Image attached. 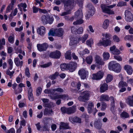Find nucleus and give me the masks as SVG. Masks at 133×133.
I'll return each mask as SVG.
<instances>
[{"mask_svg":"<svg viewBox=\"0 0 133 133\" xmlns=\"http://www.w3.org/2000/svg\"><path fill=\"white\" fill-rule=\"evenodd\" d=\"M52 91L53 92L57 91L60 92H64L63 90L61 88H58L52 89Z\"/></svg>","mask_w":133,"mask_h":133,"instance_id":"obj_47","label":"nucleus"},{"mask_svg":"<svg viewBox=\"0 0 133 133\" xmlns=\"http://www.w3.org/2000/svg\"><path fill=\"white\" fill-rule=\"evenodd\" d=\"M77 29L74 26H72L71 28V32L74 34H77Z\"/></svg>","mask_w":133,"mask_h":133,"instance_id":"obj_61","label":"nucleus"},{"mask_svg":"<svg viewBox=\"0 0 133 133\" xmlns=\"http://www.w3.org/2000/svg\"><path fill=\"white\" fill-rule=\"evenodd\" d=\"M53 112L51 109L46 108L44 110V114L45 115H48L50 114L51 115L52 113H53Z\"/></svg>","mask_w":133,"mask_h":133,"instance_id":"obj_27","label":"nucleus"},{"mask_svg":"<svg viewBox=\"0 0 133 133\" xmlns=\"http://www.w3.org/2000/svg\"><path fill=\"white\" fill-rule=\"evenodd\" d=\"M109 100L111 102L110 105L111 107V110L112 112L114 111L115 109V99L114 97L112 96H111L109 97Z\"/></svg>","mask_w":133,"mask_h":133,"instance_id":"obj_16","label":"nucleus"},{"mask_svg":"<svg viewBox=\"0 0 133 133\" xmlns=\"http://www.w3.org/2000/svg\"><path fill=\"white\" fill-rule=\"evenodd\" d=\"M113 77L112 76L110 75H108L106 78V81L107 83H108L110 82L112 79Z\"/></svg>","mask_w":133,"mask_h":133,"instance_id":"obj_37","label":"nucleus"},{"mask_svg":"<svg viewBox=\"0 0 133 133\" xmlns=\"http://www.w3.org/2000/svg\"><path fill=\"white\" fill-rule=\"evenodd\" d=\"M114 57L115 59L119 61H121L122 60V59L120 56L115 55Z\"/></svg>","mask_w":133,"mask_h":133,"instance_id":"obj_63","label":"nucleus"},{"mask_svg":"<svg viewBox=\"0 0 133 133\" xmlns=\"http://www.w3.org/2000/svg\"><path fill=\"white\" fill-rule=\"evenodd\" d=\"M76 108L75 105L71 107L68 108L67 114H73L76 111Z\"/></svg>","mask_w":133,"mask_h":133,"instance_id":"obj_18","label":"nucleus"},{"mask_svg":"<svg viewBox=\"0 0 133 133\" xmlns=\"http://www.w3.org/2000/svg\"><path fill=\"white\" fill-rule=\"evenodd\" d=\"M87 8L89 10L95 9L94 7L91 3H89L87 5Z\"/></svg>","mask_w":133,"mask_h":133,"instance_id":"obj_59","label":"nucleus"},{"mask_svg":"<svg viewBox=\"0 0 133 133\" xmlns=\"http://www.w3.org/2000/svg\"><path fill=\"white\" fill-rule=\"evenodd\" d=\"M83 16L82 10L80 9L75 12L74 16L70 18V20L73 21L75 19L76 20L77 19L82 18Z\"/></svg>","mask_w":133,"mask_h":133,"instance_id":"obj_6","label":"nucleus"},{"mask_svg":"<svg viewBox=\"0 0 133 133\" xmlns=\"http://www.w3.org/2000/svg\"><path fill=\"white\" fill-rule=\"evenodd\" d=\"M37 33L41 36L43 35L45 33V29L43 26L38 28L37 29Z\"/></svg>","mask_w":133,"mask_h":133,"instance_id":"obj_17","label":"nucleus"},{"mask_svg":"<svg viewBox=\"0 0 133 133\" xmlns=\"http://www.w3.org/2000/svg\"><path fill=\"white\" fill-rule=\"evenodd\" d=\"M8 63L10 65L9 69L11 70L13 67V62L11 59H9L8 60Z\"/></svg>","mask_w":133,"mask_h":133,"instance_id":"obj_49","label":"nucleus"},{"mask_svg":"<svg viewBox=\"0 0 133 133\" xmlns=\"http://www.w3.org/2000/svg\"><path fill=\"white\" fill-rule=\"evenodd\" d=\"M55 96H51V98L52 99H62L64 100L69 99L68 96L67 94L58 95L56 93L55 94Z\"/></svg>","mask_w":133,"mask_h":133,"instance_id":"obj_7","label":"nucleus"},{"mask_svg":"<svg viewBox=\"0 0 133 133\" xmlns=\"http://www.w3.org/2000/svg\"><path fill=\"white\" fill-rule=\"evenodd\" d=\"M119 86L120 87H124L127 86L128 84L126 82L122 81L119 83Z\"/></svg>","mask_w":133,"mask_h":133,"instance_id":"obj_44","label":"nucleus"},{"mask_svg":"<svg viewBox=\"0 0 133 133\" xmlns=\"http://www.w3.org/2000/svg\"><path fill=\"white\" fill-rule=\"evenodd\" d=\"M64 3L65 9L70 10L72 9L76 5L74 0H67Z\"/></svg>","mask_w":133,"mask_h":133,"instance_id":"obj_5","label":"nucleus"},{"mask_svg":"<svg viewBox=\"0 0 133 133\" xmlns=\"http://www.w3.org/2000/svg\"><path fill=\"white\" fill-rule=\"evenodd\" d=\"M81 96L78 98V100L81 102H86L89 99L90 97V92L86 91L81 92Z\"/></svg>","mask_w":133,"mask_h":133,"instance_id":"obj_3","label":"nucleus"},{"mask_svg":"<svg viewBox=\"0 0 133 133\" xmlns=\"http://www.w3.org/2000/svg\"><path fill=\"white\" fill-rule=\"evenodd\" d=\"M68 64L63 63L61 64L60 65V68L62 71L68 70Z\"/></svg>","mask_w":133,"mask_h":133,"instance_id":"obj_32","label":"nucleus"},{"mask_svg":"<svg viewBox=\"0 0 133 133\" xmlns=\"http://www.w3.org/2000/svg\"><path fill=\"white\" fill-rule=\"evenodd\" d=\"M116 46L114 45L110 48V51L111 52L113 55H119L121 53L119 50L116 49Z\"/></svg>","mask_w":133,"mask_h":133,"instance_id":"obj_14","label":"nucleus"},{"mask_svg":"<svg viewBox=\"0 0 133 133\" xmlns=\"http://www.w3.org/2000/svg\"><path fill=\"white\" fill-rule=\"evenodd\" d=\"M45 120L44 121V124L46 125H48L49 121L50 120H51V118L50 117L45 118Z\"/></svg>","mask_w":133,"mask_h":133,"instance_id":"obj_50","label":"nucleus"},{"mask_svg":"<svg viewBox=\"0 0 133 133\" xmlns=\"http://www.w3.org/2000/svg\"><path fill=\"white\" fill-rule=\"evenodd\" d=\"M92 60V57L91 56H90L87 57L86 59L87 63L89 64H90Z\"/></svg>","mask_w":133,"mask_h":133,"instance_id":"obj_42","label":"nucleus"},{"mask_svg":"<svg viewBox=\"0 0 133 133\" xmlns=\"http://www.w3.org/2000/svg\"><path fill=\"white\" fill-rule=\"evenodd\" d=\"M95 61L96 63L99 64L103 65L104 64V62L102 61V58L97 55L95 57Z\"/></svg>","mask_w":133,"mask_h":133,"instance_id":"obj_22","label":"nucleus"},{"mask_svg":"<svg viewBox=\"0 0 133 133\" xmlns=\"http://www.w3.org/2000/svg\"><path fill=\"white\" fill-rule=\"evenodd\" d=\"M32 87H30L28 90V98L29 100L32 101L34 100V98L32 93Z\"/></svg>","mask_w":133,"mask_h":133,"instance_id":"obj_26","label":"nucleus"},{"mask_svg":"<svg viewBox=\"0 0 133 133\" xmlns=\"http://www.w3.org/2000/svg\"><path fill=\"white\" fill-rule=\"evenodd\" d=\"M127 103L130 106H133V95L128 97Z\"/></svg>","mask_w":133,"mask_h":133,"instance_id":"obj_30","label":"nucleus"},{"mask_svg":"<svg viewBox=\"0 0 133 133\" xmlns=\"http://www.w3.org/2000/svg\"><path fill=\"white\" fill-rule=\"evenodd\" d=\"M87 73L84 69H82L79 70L78 74L81 78L84 79L86 78Z\"/></svg>","mask_w":133,"mask_h":133,"instance_id":"obj_13","label":"nucleus"},{"mask_svg":"<svg viewBox=\"0 0 133 133\" xmlns=\"http://www.w3.org/2000/svg\"><path fill=\"white\" fill-rule=\"evenodd\" d=\"M103 57L104 60H106L108 59L110 57V55L108 52H104L103 54Z\"/></svg>","mask_w":133,"mask_h":133,"instance_id":"obj_41","label":"nucleus"},{"mask_svg":"<svg viewBox=\"0 0 133 133\" xmlns=\"http://www.w3.org/2000/svg\"><path fill=\"white\" fill-rule=\"evenodd\" d=\"M95 127L100 130V129H102L101 128L102 125V123L100 119H98L95 121L94 123Z\"/></svg>","mask_w":133,"mask_h":133,"instance_id":"obj_21","label":"nucleus"},{"mask_svg":"<svg viewBox=\"0 0 133 133\" xmlns=\"http://www.w3.org/2000/svg\"><path fill=\"white\" fill-rule=\"evenodd\" d=\"M104 38H103L102 39V41H100L98 44V45L99 46L102 45L105 46H107L110 45L111 44V41L109 39H107L106 40H104Z\"/></svg>","mask_w":133,"mask_h":133,"instance_id":"obj_9","label":"nucleus"},{"mask_svg":"<svg viewBox=\"0 0 133 133\" xmlns=\"http://www.w3.org/2000/svg\"><path fill=\"white\" fill-rule=\"evenodd\" d=\"M125 19L127 22H131L133 19V15L131 12L128 10H125Z\"/></svg>","mask_w":133,"mask_h":133,"instance_id":"obj_8","label":"nucleus"},{"mask_svg":"<svg viewBox=\"0 0 133 133\" xmlns=\"http://www.w3.org/2000/svg\"><path fill=\"white\" fill-rule=\"evenodd\" d=\"M37 47L38 50L40 51H45L48 47L47 43H44L42 44H38Z\"/></svg>","mask_w":133,"mask_h":133,"instance_id":"obj_11","label":"nucleus"},{"mask_svg":"<svg viewBox=\"0 0 133 133\" xmlns=\"http://www.w3.org/2000/svg\"><path fill=\"white\" fill-rule=\"evenodd\" d=\"M95 12V9L89 10L87 14V17H89L90 16H92L94 14Z\"/></svg>","mask_w":133,"mask_h":133,"instance_id":"obj_38","label":"nucleus"},{"mask_svg":"<svg viewBox=\"0 0 133 133\" xmlns=\"http://www.w3.org/2000/svg\"><path fill=\"white\" fill-rule=\"evenodd\" d=\"M116 5V4H114L108 6L105 4H101V8L103 12L110 14H114V11L110 9L112 8Z\"/></svg>","mask_w":133,"mask_h":133,"instance_id":"obj_2","label":"nucleus"},{"mask_svg":"<svg viewBox=\"0 0 133 133\" xmlns=\"http://www.w3.org/2000/svg\"><path fill=\"white\" fill-rule=\"evenodd\" d=\"M5 44V40L4 38H2L1 40H0V49L1 50L3 48V45H4Z\"/></svg>","mask_w":133,"mask_h":133,"instance_id":"obj_40","label":"nucleus"},{"mask_svg":"<svg viewBox=\"0 0 133 133\" xmlns=\"http://www.w3.org/2000/svg\"><path fill=\"white\" fill-rule=\"evenodd\" d=\"M74 122L81 123V119L79 117H74Z\"/></svg>","mask_w":133,"mask_h":133,"instance_id":"obj_54","label":"nucleus"},{"mask_svg":"<svg viewBox=\"0 0 133 133\" xmlns=\"http://www.w3.org/2000/svg\"><path fill=\"white\" fill-rule=\"evenodd\" d=\"M77 34H81L82 33L83 31V28L82 27H79L78 29H77Z\"/></svg>","mask_w":133,"mask_h":133,"instance_id":"obj_60","label":"nucleus"},{"mask_svg":"<svg viewBox=\"0 0 133 133\" xmlns=\"http://www.w3.org/2000/svg\"><path fill=\"white\" fill-rule=\"evenodd\" d=\"M109 25V21L108 19H106L103 23V27L105 29H107Z\"/></svg>","mask_w":133,"mask_h":133,"instance_id":"obj_33","label":"nucleus"},{"mask_svg":"<svg viewBox=\"0 0 133 133\" xmlns=\"http://www.w3.org/2000/svg\"><path fill=\"white\" fill-rule=\"evenodd\" d=\"M100 86V91L101 92H104L108 89V85L106 83L101 84Z\"/></svg>","mask_w":133,"mask_h":133,"instance_id":"obj_20","label":"nucleus"},{"mask_svg":"<svg viewBox=\"0 0 133 133\" xmlns=\"http://www.w3.org/2000/svg\"><path fill=\"white\" fill-rule=\"evenodd\" d=\"M61 110L63 114H67L68 110V108H66L65 107H62L61 108Z\"/></svg>","mask_w":133,"mask_h":133,"instance_id":"obj_56","label":"nucleus"},{"mask_svg":"<svg viewBox=\"0 0 133 133\" xmlns=\"http://www.w3.org/2000/svg\"><path fill=\"white\" fill-rule=\"evenodd\" d=\"M8 41L11 43L12 44L14 42V37L13 36H10L8 38Z\"/></svg>","mask_w":133,"mask_h":133,"instance_id":"obj_52","label":"nucleus"},{"mask_svg":"<svg viewBox=\"0 0 133 133\" xmlns=\"http://www.w3.org/2000/svg\"><path fill=\"white\" fill-rule=\"evenodd\" d=\"M15 131L14 129L12 128L8 130L6 133H15Z\"/></svg>","mask_w":133,"mask_h":133,"instance_id":"obj_64","label":"nucleus"},{"mask_svg":"<svg viewBox=\"0 0 133 133\" xmlns=\"http://www.w3.org/2000/svg\"><path fill=\"white\" fill-rule=\"evenodd\" d=\"M25 74L26 76L28 77H30V74L29 72V68L27 67L25 69Z\"/></svg>","mask_w":133,"mask_h":133,"instance_id":"obj_55","label":"nucleus"},{"mask_svg":"<svg viewBox=\"0 0 133 133\" xmlns=\"http://www.w3.org/2000/svg\"><path fill=\"white\" fill-rule=\"evenodd\" d=\"M59 73L58 72H56L54 74L50 75L49 77V78L51 80L56 79L58 76Z\"/></svg>","mask_w":133,"mask_h":133,"instance_id":"obj_29","label":"nucleus"},{"mask_svg":"<svg viewBox=\"0 0 133 133\" xmlns=\"http://www.w3.org/2000/svg\"><path fill=\"white\" fill-rule=\"evenodd\" d=\"M94 107V104L92 102L89 103L88 107V111L89 113H91L92 111V109Z\"/></svg>","mask_w":133,"mask_h":133,"instance_id":"obj_34","label":"nucleus"},{"mask_svg":"<svg viewBox=\"0 0 133 133\" xmlns=\"http://www.w3.org/2000/svg\"><path fill=\"white\" fill-rule=\"evenodd\" d=\"M61 53L58 50L53 52L50 54L49 57L53 58H59L61 56Z\"/></svg>","mask_w":133,"mask_h":133,"instance_id":"obj_12","label":"nucleus"},{"mask_svg":"<svg viewBox=\"0 0 133 133\" xmlns=\"http://www.w3.org/2000/svg\"><path fill=\"white\" fill-rule=\"evenodd\" d=\"M41 20L42 23L44 24H46L48 23L51 24L54 21L53 17H50L49 15H42L41 17Z\"/></svg>","mask_w":133,"mask_h":133,"instance_id":"obj_4","label":"nucleus"},{"mask_svg":"<svg viewBox=\"0 0 133 133\" xmlns=\"http://www.w3.org/2000/svg\"><path fill=\"white\" fill-rule=\"evenodd\" d=\"M88 37V35L87 34H85L82 37L79 38V41H81L82 43H83L87 39Z\"/></svg>","mask_w":133,"mask_h":133,"instance_id":"obj_35","label":"nucleus"},{"mask_svg":"<svg viewBox=\"0 0 133 133\" xmlns=\"http://www.w3.org/2000/svg\"><path fill=\"white\" fill-rule=\"evenodd\" d=\"M114 61H112L110 62L109 64V69L111 70H113L117 72H120L121 67L119 64L115 63Z\"/></svg>","mask_w":133,"mask_h":133,"instance_id":"obj_1","label":"nucleus"},{"mask_svg":"<svg viewBox=\"0 0 133 133\" xmlns=\"http://www.w3.org/2000/svg\"><path fill=\"white\" fill-rule=\"evenodd\" d=\"M42 91L41 88L39 87L37 88L36 89V95L37 96H38L41 93Z\"/></svg>","mask_w":133,"mask_h":133,"instance_id":"obj_46","label":"nucleus"},{"mask_svg":"<svg viewBox=\"0 0 133 133\" xmlns=\"http://www.w3.org/2000/svg\"><path fill=\"white\" fill-rule=\"evenodd\" d=\"M82 18L80 19H77L76 21L74 22L73 24L75 25L79 24H82L84 22L83 20L82 19Z\"/></svg>","mask_w":133,"mask_h":133,"instance_id":"obj_31","label":"nucleus"},{"mask_svg":"<svg viewBox=\"0 0 133 133\" xmlns=\"http://www.w3.org/2000/svg\"><path fill=\"white\" fill-rule=\"evenodd\" d=\"M68 69L71 72L74 71L76 69L77 64L75 63L72 62L71 64H68Z\"/></svg>","mask_w":133,"mask_h":133,"instance_id":"obj_15","label":"nucleus"},{"mask_svg":"<svg viewBox=\"0 0 133 133\" xmlns=\"http://www.w3.org/2000/svg\"><path fill=\"white\" fill-rule=\"evenodd\" d=\"M44 92L45 94H52V95H55V94H54V93H53V91H52V89L49 90L48 89H46L44 91Z\"/></svg>","mask_w":133,"mask_h":133,"instance_id":"obj_51","label":"nucleus"},{"mask_svg":"<svg viewBox=\"0 0 133 133\" xmlns=\"http://www.w3.org/2000/svg\"><path fill=\"white\" fill-rule=\"evenodd\" d=\"M107 107V103L104 102H102L101 109L102 110H105Z\"/></svg>","mask_w":133,"mask_h":133,"instance_id":"obj_43","label":"nucleus"},{"mask_svg":"<svg viewBox=\"0 0 133 133\" xmlns=\"http://www.w3.org/2000/svg\"><path fill=\"white\" fill-rule=\"evenodd\" d=\"M56 32L59 36H61L63 34V29L62 28H60L57 30Z\"/></svg>","mask_w":133,"mask_h":133,"instance_id":"obj_36","label":"nucleus"},{"mask_svg":"<svg viewBox=\"0 0 133 133\" xmlns=\"http://www.w3.org/2000/svg\"><path fill=\"white\" fill-rule=\"evenodd\" d=\"M124 69L126 70L129 74H131L132 72V69L130 65H125L124 66Z\"/></svg>","mask_w":133,"mask_h":133,"instance_id":"obj_23","label":"nucleus"},{"mask_svg":"<svg viewBox=\"0 0 133 133\" xmlns=\"http://www.w3.org/2000/svg\"><path fill=\"white\" fill-rule=\"evenodd\" d=\"M70 10H69L68 11L65 12H64L62 13L61 14V15L62 16H65L67 15L70 14Z\"/></svg>","mask_w":133,"mask_h":133,"instance_id":"obj_58","label":"nucleus"},{"mask_svg":"<svg viewBox=\"0 0 133 133\" xmlns=\"http://www.w3.org/2000/svg\"><path fill=\"white\" fill-rule=\"evenodd\" d=\"M71 52L69 50L67 51L65 54V56L66 59L71 60Z\"/></svg>","mask_w":133,"mask_h":133,"instance_id":"obj_28","label":"nucleus"},{"mask_svg":"<svg viewBox=\"0 0 133 133\" xmlns=\"http://www.w3.org/2000/svg\"><path fill=\"white\" fill-rule=\"evenodd\" d=\"M113 39L116 42H118L120 41L119 38L116 35H115L113 37Z\"/></svg>","mask_w":133,"mask_h":133,"instance_id":"obj_62","label":"nucleus"},{"mask_svg":"<svg viewBox=\"0 0 133 133\" xmlns=\"http://www.w3.org/2000/svg\"><path fill=\"white\" fill-rule=\"evenodd\" d=\"M15 72L14 71H13L12 72H10L9 69H8L6 71V75L9 76L10 78H11V77H12L13 76V75L14 74V73Z\"/></svg>","mask_w":133,"mask_h":133,"instance_id":"obj_48","label":"nucleus"},{"mask_svg":"<svg viewBox=\"0 0 133 133\" xmlns=\"http://www.w3.org/2000/svg\"><path fill=\"white\" fill-rule=\"evenodd\" d=\"M49 125H46L44 124V126L42 127V131H49L50 130L49 129Z\"/></svg>","mask_w":133,"mask_h":133,"instance_id":"obj_39","label":"nucleus"},{"mask_svg":"<svg viewBox=\"0 0 133 133\" xmlns=\"http://www.w3.org/2000/svg\"><path fill=\"white\" fill-rule=\"evenodd\" d=\"M104 73L101 71H99L97 73L93 74L92 78L94 79L99 80L102 79L104 75Z\"/></svg>","mask_w":133,"mask_h":133,"instance_id":"obj_10","label":"nucleus"},{"mask_svg":"<svg viewBox=\"0 0 133 133\" xmlns=\"http://www.w3.org/2000/svg\"><path fill=\"white\" fill-rule=\"evenodd\" d=\"M109 96L107 94H103L102 95L100 98V100L101 101H109Z\"/></svg>","mask_w":133,"mask_h":133,"instance_id":"obj_25","label":"nucleus"},{"mask_svg":"<svg viewBox=\"0 0 133 133\" xmlns=\"http://www.w3.org/2000/svg\"><path fill=\"white\" fill-rule=\"evenodd\" d=\"M70 128L69 125L68 123H65L64 122H61L60 123L59 125V129H67Z\"/></svg>","mask_w":133,"mask_h":133,"instance_id":"obj_19","label":"nucleus"},{"mask_svg":"<svg viewBox=\"0 0 133 133\" xmlns=\"http://www.w3.org/2000/svg\"><path fill=\"white\" fill-rule=\"evenodd\" d=\"M121 116L122 117L127 118L129 117V115L127 112L123 111L121 114Z\"/></svg>","mask_w":133,"mask_h":133,"instance_id":"obj_45","label":"nucleus"},{"mask_svg":"<svg viewBox=\"0 0 133 133\" xmlns=\"http://www.w3.org/2000/svg\"><path fill=\"white\" fill-rule=\"evenodd\" d=\"M81 8L82 7L83 0H75Z\"/></svg>","mask_w":133,"mask_h":133,"instance_id":"obj_57","label":"nucleus"},{"mask_svg":"<svg viewBox=\"0 0 133 133\" xmlns=\"http://www.w3.org/2000/svg\"><path fill=\"white\" fill-rule=\"evenodd\" d=\"M126 5V3L125 2L121 1L119 2L117 6H122Z\"/></svg>","mask_w":133,"mask_h":133,"instance_id":"obj_53","label":"nucleus"},{"mask_svg":"<svg viewBox=\"0 0 133 133\" xmlns=\"http://www.w3.org/2000/svg\"><path fill=\"white\" fill-rule=\"evenodd\" d=\"M14 62L16 66H20L21 67L23 64V62L20 61L19 58L18 57L15 58L14 59Z\"/></svg>","mask_w":133,"mask_h":133,"instance_id":"obj_24","label":"nucleus"}]
</instances>
